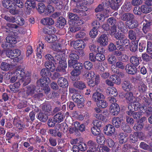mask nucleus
<instances>
[{"instance_id": "58", "label": "nucleus", "mask_w": 152, "mask_h": 152, "mask_svg": "<svg viewBox=\"0 0 152 152\" xmlns=\"http://www.w3.org/2000/svg\"><path fill=\"white\" fill-rule=\"evenodd\" d=\"M120 46H128L129 44V41L127 38H124L120 40Z\"/></svg>"}, {"instance_id": "13", "label": "nucleus", "mask_w": 152, "mask_h": 152, "mask_svg": "<svg viewBox=\"0 0 152 152\" xmlns=\"http://www.w3.org/2000/svg\"><path fill=\"white\" fill-rule=\"evenodd\" d=\"M21 53L20 51L18 49H15L13 50H9L7 51L6 53L7 56L9 57L12 58L14 56H16V58L19 56Z\"/></svg>"}, {"instance_id": "26", "label": "nucleus", "mask_w": 152, "mask_h": 152, "mask_svg": "<svg viewBox=\"0 0 152 152\" xmlns=\"http://www.w3.org/2000/svg\"><path fill=\"white\" fill-rule=\"evenodd\" d=\"M147 87L145 83L142 82H140L137 86V91L140 94H142L147 90Z\"/></svg>"}, {"instance_id": "36", "label": "nucleus", "mask_w": 152, "mask_h": 152, "mask_svg": "<svg viewBox=\"0 0 152 152\" xmlns=\"http://www.w3.org/2000/svg\"><path fill=\"white\" fill-rule=\"evenodd\" d=\"M36 8L37 11L40 14L44 12L46 10L45 5L42 3H39Z\"/></svg>"}, {"instance_id": "57", "label": "nucleus", "mask_w": 152, "mask_h": 152, "mask_svg": "<svg viewBox=\"0 0 152 152\" xmlns=\"http://www.w3.org/2000/svg\"><path fill=\"white\" fill-rule=\"evenodd\" d=\"M105 7L104 5V4L102 2L101 4H99L97 7L95 9L96 12H100L103 11Z\"/></svg>"}, {"instance_id": "28", "label": "nucleus", "mask_w": 152, "mask_h": 152, "mask_svg": "<svg viewBox=\"0 0 152 152\" xmlns=\"http://www.w3.org/2000/svg\"><path fill=\"white\" fill-rule=\"evenodd\" d=\"M36 92V91L34 86H28L27 87L26 90V95L27 96H30L33 97Z\"/></svg>"}, {"instance_id": "54", "label": "nucleus", "mask_w": 152, "mask_h": 152, "mask_svg": "<svg viewBox=\"0 0 152 152\" xmlns=\"http://www.w3.org/2000/svg\"><path fill=\"white\" fill-rule=\"evenodd\" d=\"M67 17L69 19L75 21L78 19V16L72 12H69L67 13Z\"/></svg>"}, {"instance_id": "59", "label": "nucleus", "mask_w": 152, "mask_h": 152, "mask_svg": "<svg viewBox=\"0 0 152 152\" xmlns=\"http://www.w3.org/2000/svg\"><path fill=\"white\" fill-rule=\"evenodd\" d=\"M114 37L117 39H121L125 38V36L121 33L117 32L114 35Z\"/></svg>"}, {"instance_id": "11", "label": "nucleus", "mask_w": 152, "mask_h": 152, "mask_svg": "<svg viewBox=\"0 0 152 152\" xmlns=\"http://www.w3.org/2000/svg\"><path fill=\"white\" fill-rule=\"evenodd\" d=\"M125 69L127 73L131 75L134 74L137 71L135 66L130 64H127L125 67Z\"/></svg>"}, {"instance_id": "50", "label": "nucleus", "mask_w": 152, "mask_h": 152, "mask_svg": "<svg viewBox=\"0 0 152 152\" xmlns=\"http://www.w3.org/2000/svg\"><path fill=\"white\" fill-rule=\"evenodd\" d=\"M97 104L99 107L102 108H105L107 106V104L106 101L103 99L98 102H97Z\"/></svg>"}, {"instance_id": "4", "label": "nucleus", "mask_w": 152, "mask_h": 152, "mask_svg": "<svg viewBox=\"0 0 152 152\" xmlns=\"http://www.w3.org/2000/svg\"><path fill=\"white\" fill-rule=\"evenodd\" d=\"M47 106H44L42 108V111H41L38 115L37 118L41 121L45 122L48 119L47 115L50 109L47 108Z\"/></svg>"}, {"instance_id": "6", "label": "nucleus", "mask_w": 152, "mask_h": 152, "mask_svg": "<svg viewBox=\"0 0 152 152\" xmlns=\"http://www.w3.org/2000/svg\"><path fill=\"white\" fill-rule=\"evenodd\" d=\"M144 21L145 22L143 23L142 30L144 33L146 34L151 29V27L152 26V20L145 19Z\"/></svg>"}, {"instance_id": "46", "label": "nucleus", "mask_w": 152, "mask_h": 152, "mask_svg": "<svg viewBox=\"0 0 152 152\" xmlns=\"http://www.w3.org/2000/svg\"><path fill=\"white\" fill-rule=\"evenodd\" d=\"M12 65L6 62H2L1 64V69L4 71L9 70L11 67Z\"/></svg>"}, {"instance_id": "55", "label": "nucleus", "mask_w": 152, "mask_h": 152, "mask_svg": "<svg viewBox=\"0 0 152 152\" xmlns=\"http://www.w3.org/2000/svg\"><path fill=\"white\" fill-rule=\"evenodd\" d=\"M91 130L92 133L94 135L98 136L100 134V130L99 128L93 127L91 128Z\"/></svg>"}, {"instance_id": "22", "label": "nucleus", "mask_w": 152, "mask_h": 152, "mask_svg": "<svg viewBox=\"0 0 152 152\" xmlns=\"http://www.w3.org/2000/svg\"><path fill=\"white\" fill-rule=\"evenodd\" d=\"M50 81V80L48 77H42L40 79L38 80L37 82V83L38 85L40 86L41 87H43L49 83Z\"/></svg>"}, {"instance_id": "43", "label": "nucleus", "mask_w": 152, "mask_h": 152, "mask_svg": "<svg viewBox=\"0 0 152 152\" xmlns=\"http://www.w3.org/2000/svg\"><path fill=\"white\" fill-rule=\"evenodd\" d=\"M97 142L100 144H102L105 140V138L103 134H100L96 138Z\"/></svg>"}, {"instance_id": "10", "label": "nucleus", "mask_w": 152, "mask_h": 152, "mask_svg": "<svg viewBox=\"0 0 152 152\" xmlns=\"http://www.w3.org/2000/svg\"><path fill=\"white\" fill-rule=\"evenodd\" d=\"M87 9L85 6L80 5L77 7L72 10V11L76 14L77 15H83L84 12L86 11Z\"/></svg>"}, {"instance_id": "31", "label": "nucleus", "mask_w": 152, "mask_h": 152, "mask_svg": "<svg viewBox=\"0 0 152 152\" xmlns=\"http://www.w3.org/2000/svg\"><path fill=\"white\" fill-rule=\"evenodd\" d=\"M126 24L129 29H132L137 27L138 26V23L134 19L127 22Z\"/></svg>"}, {"instance_id": "53", "label": "nucleus", "mask_w": 152, "mask_h": 152, "mask_svg": "<svg viewBox=\"0 0 152 152\" xmlns=\"http://www.w3.org/2000/svg\"><path fill=\"white\" fill-rule=\"evenodd\" d=\"M96 60L98 61H102L105 59L104 55L100 53H97L96 55Z\"/></svg>"}, {"instance_id": "45", "label": "nucleus", "mask_w": 152, "mask_h": 152, "mask_svg": "<svg viewBox=\"0 0 152 152\" xmlns=\"http://www.w3.org/2000/svg\"><path fill=\"white\" fill-rule=\"evenodd\" d=\"M69 58V59L76 61L79 59V57L77 55V52L75 51H72L70 54Z\"/></svg>"}, {"instance_id": "60", "label": "nucleus", "mask_w": 152, "mask_h": 152, "mask_svg": "<svg viewBox=\"0 0 152 152\" xmlns=\"http://www.w3.org/2000/svg\"><path fill=\"white\" fill-rule=\"evenodd\" d=\"M46 14L47 15H48L53 13L54 11V8L52 6L48 5L46 8Z\"/></svg>"}, {"instance_id": "9", "label": "nucleus", "mask_w": 152, "mask_h": 152, "mask_svg": "<svg viewBox=\"0 0 152 152\" xmlns=\"http://www.w3.org/2000/svg\"><path fill=\"white\" fill-rule=\"evenodd\" d=\"M110 112L113 115H117L120 111V107L118 104L116 103L111 104L110 107Z\"/></svg>"}, {"instance_id": "40", "label": "nucleus", "mask_w": 152, "mask_h": 152, "mask_svg": "<svg viewBox=\"0 0 152 152\" xmlns=\"http://www.w3.org/2000/svg\"><path fill=\"white\" fill-rule=\"evenodd\" d=\"M130 62L134 66H137L139 64V62L138 58L135 56H132L130 58Z\"/></svg>"}, {"instance_id": "27", "label": "nucleus", "mask_w": 152, "mask_h": 152, "mask_svg": "<svg viewBox=\"0 0 152 152\" xmlns=\"http://www.w3.org/2000/svg\"><path fill=\"white\" fill-rule=\"evenodd\" d=\"M73 86L75 87L80 90H83L86 87L85 83L81 81L75 82L73 84Z\"/></svg>"}, {"instance_id": "3", "label": "nucleus", "mask_w": 152, "mask_h": 152, "mask_svg": "<svg viewBox=\"0 0 152 152\" xmlns=\"http://www.w3.org/2000/svg\"><path fill=\"white\" fill-rule=\"evenodd\" d=\"M72 99L74 102L77 104L78 108H81L84 106V100L83 96L78 94H73Z\"/></svg>"}, {"instance_id": "1", "label": "nucleus", "mask_w": 152, "mask_h": 152, "mask_svg": "<svg viewBox=\"0 0 152 152\" xmlns=\"http://www.w3.org/2000/svg\"><path fill=\"white\" fill-rule=\"evenodd\" d=\"M58 64L56 71L63 72L66 71L65 69L67 67L66 58L60 53L56 54L54 58V61Z\"/></svg>"}, {"instance_id": "24", "label": "nucleus", "mask_w": 152, "mask_h": 152, "mask_svg": "<svg viewBox=\"0 0 152 152\" xmlns=\"http://www.w3.org/2000/svg\"><path fill=\"white\" fill-rule=\"evenodd\" d=\"M58 85L63 88L66 87L68 86V82L67 80L63 77H59L57 81Z\"/></svg>"}, {"instance_id": "38", "label": "nucleus", "mask_w": 152, "mask_h": 152, "mask_svg": "<svg viewBox=\"0 0 152 152\" xmlns=\"http://www.w3.org/2000/svg\"><path fill=\"white\" fill-rule=\"evenodd\" d=\"M45 39L48 43H53L57 40V37L56 35L53 34L46 36Z\"/></svg>"}, {"instance_id": "39", "label": "nucleus", "mask_w": 152, "mask_h": 152, "mask_svg": "<svg viewBox=\"0 0 152 152\" xmlns=\"http://www.w3.org/2000/svg\"><path fill=\"white\" fill-rule=\"evenodd\" d=\"M43 69L41 71L40 74L42 77H45L49 78V77L51 76V73L49 71L50 70L48 69Z\"/></svg>"}, {"instance_id": "14", "label": "nucleus", "mask_w": 152, "mask_h": 152, "mask_svg": "<svg viewBox=\"0 0 152 152\" xmlns=\"http://www.w3.org/2000/svg\"><path fill=\"white\" fill-rule=\"evenodd\" d=\"M14 74L16 76L18 77L19 80H20L24 75L25 72L24 69L22 68L21 66H19L16 69L14 72Z\"/></svg>"}, {"instance_id": "21", "label": "nucleus", "mask_w": 152, "mask_h": 152, "mask_svg": "<svg viewBox=\"0 0 152 152\" xmlns=\"http://www.w3.org/2000/svg\"><path fill=\"white\" fill-rule=\"evenodd\" d=\"M41 23L44 25L50 26L54 23V20L50 17H46L42 18L41 20Z\"/></svg>"}, {"instance_id": "42", "label": "nucleus", "mask_w": 152, "mask_h": 152, "mask_svg": "<svg viewBox=\"0 0 152 152\" xmlns=\"http://www.w3.org/2000/svg\"><path fill=\"white\" fill-rule=\"evenodd\" d=\"M125 98L131 102H133L134 101V97L132 92H129L126 93L124 96Z\"/></svg>"}, {"instance_id": "7", "label": "nucleus", "mask_w": 152, "mask_h": 152, "mask_svg": "<svg viewBox=\"0 0 152 152\" xmlns=\"http://www.w3.org/2000/svg\"><path fill=\"white\" fill-rule=\"evenodd\" d=\"M97 41L101 45H107L108 42V37L105 34H102L98 37Z\"/></svg>"}, {"instance_id": "37", "label": "nucleus", "mask_w": 152, "mask_h": 152, "mask_svg": "<svg viewBox=\"0 0 152 152\" xmlns=\"http://www.w3.org/2000/svg\"><path fill=\"white\" fill-rule=\"evenodd\" d=\"M138 45V43L137 40L132 42L130 45V50L133 52L136 51L137 50Z\"/></svg>"}, {"instance_id": "34", "label": "nucleus", "mask_w": 152, "mask_h": 152, "mask_svg": "<svg viewBox=\"0 0 152 152\" xmlns=\"http://www.w3.org/2000/svg\"><path fill=\"white\" fill-rule=\"evenodd\" d=\"M64 118V116L63 114L61 112H59L54 116L53 118L57 123H59L63 120Z\"/></svg>"}, {"instance_id": "2", "label": "nucleus", "mask_w": 152, "mask_h": 152, "mask_svg": "<svg viewBox=\"0 0 152 152\" xmlns=\"http://www.w3.org/2000/svg\"><path fill=\"white\" fill-rule=\"evenodd\" d=\"M45 57L47 60L45 64V66L47 69L50 70L51 71H54L55 68L54 65L52 62L54 61L53 57L50 54L46 55Z\"/></svg>"}, {"instance_id": "19", "label": "nucleus", "mask_w": 152, "mask_h": 152, "mask_svg": "<svg viewBox=\"0 0 152 152\" xmlns=\"http://www.w3.org/2000/svg\"><path fill=\"white\" fill-rule=\"evenodd\" d=\"M122 86L123 90L127 92L132 90V85L129 81H124L122 84Z\"/></svg>"}, {"instance_id": "16", "label": "nucleus", "mask_w": 152, "mask_h": 152, "mask_svg": "<svg viewBox=\"0 0 152 152\" xmlns=\"http://www.w3.org/2000/svg\"><path fill=\"white\" fill-rule=\"evenodd\" d=\"M147 2H149V0L146 1L145 4L143 5L141 7V10L143 13H148L151 11V5L148 4Z\"/></svg>"}, {"instance_id": "23", "label": "nucleus", "mask_w": 152, "mask_h": 152, "mask_svg": "<svg viewBox=\"0 0 152 152\" xmlns=\"http://www.w3.org/2000/svg\"><path fill=\"white\" fill-rule=\"evenodd\" d=\"M108 113L107 110L104 111L101 114L95 113L94 117L97 118L101 120L102 121H105L107 117L108 116Z\"/></svg>"}, {"instance_id": "29", "label": "nucleus", "mask_w": 152, "mask_h": 152, "mask_svg": "<svg viewBox=\"0 0 152 152\" xmlns=\"http://www.w3.org/2000/svg\"><path fill=\"white\" fill-rule=\"evenodd\" d=\"M31 74L29 73H28L26 74L23 77L20 79V80H22L24 82L23 84L25 85H26L29 84L31 81Z\"/></svg>"}, {"instance_id": "25", "label": "nucleus", "mask_w": 152, "mask_h": 152, "mask_svg": "<svg viewBox=\"0 0 152 152\" xmlns=\"http://www.w3.org/2000/svg\"><path fill=\"white\" fill-rule=\"evenodd\" d=\"M106 92L107 94L112 97H115L117 95V91L114 87H108Z\"/></svg>"}, {"instance_id": "32", "label": "nucleus", "mask_w": 152, "mask_h": 152, "mask_svg": "<svg viewBox=\"0 0 152 152\" xmlns=\"http://www.w3.org/2000/svg\"><path fill=\"white\" fill-rule=\"evenodd\" d=\"M66 23V20L63 17L60 18L56 23V26L59 28H63Z\"/></svg>"}, {"instance_id": "33", "label": "nucleus", "mask_w": 152, "mask_h": 152, "mask_svg": "<svg viewBox=\"0 0 152 152\" xmlns=\"http://www.w3.org/2000/svg\"><path fill=\"white\" fill-rule=\"evenodd\" d=\"M20 82H18L15 83L13 85H10L9 87L12 91L14 92H16L19 91V89L20 88Z\"/></svg>"}, {"instance_id": "30", "label": "nucleus", "mask_w": 152, "mask_h": 152, "mask_svg": "<svg viewBox=\"0 0 152 152\" xmlns=\"http://www.w3.org/2000/svg\"><path fill=\"white\" fill-rule=\"evenodd\" d=\"M104 98L103 95L99 92H96L94 93L93 96V99L94 100L97 102L99 100L103 99Z\"/></svg>"}, {"instance_id": "52", "label": "nucleus", "mask_w": 152, "mask_h": 152, "mask_svg": "<svg viewBox=\"0 0 152 152\" xmlns=\"http://www.w3.org/2000/svg\"><path fill=\"white\" fill-rule=\"evenodd\" d=\"M129 38L131 40H134L136 39V35L134 31L132 30H129L128 32Z\"/></svg>"}, {"instance_id": "15", "label": "nucleus", "mask_w": 152, "mask_h": 152, "mask_svg": "<svg viewBox=\"0 0 152 152\" xmlns=\"http://www.w3.org/2000/svg\"><path fill=\"white\" fill-rule=\"evenodd\" d=\"M134 15L133 14L129 12L124 14L121 17V20L124 21H126V23L134 19Z\"/></svg>"}, {"instance_id": "64", "label": "nucleus", "mask_w": 152, "mask_h": 152, "mask_svg": "<svg viewBox=\"0 0 152 152\" xmlns=\"http://www.w3.org/2000/svg\"><path fill=\"white\" fill-rule=\"evenodd\" d=\"M55 4L56 5V8L58 10L62 9L64 6L63 3L61 0H59Z\"/></svg>"}, {"instance_id": "61", "label": "nucleus", "mask_w": 152, "mask_h": 152, "mask_svg": "<svg viewBox=\"0 0 152 152\" xmlns=\"http://www.w3.org/2000/svg\"><path fill=\"white\" fill-rule=\"evenodd\" d=\"M4 18L7 22L12 23L15 22V18L14 17L5 15Z\"/></svg>"}, {"instance_id": "5", "label": "nucleus", "mask_w": 152, "mask_h": 152, "mask_svg": "<svg viewBox=\"0 0 152 152\" xmlns=\"http://www.w3.org/2000/svg\"><path fill=\"white\" fill-rule=\"evenodd\" d=\"M87 145L88 148L87 152H98V146L95 142L89 140L88 142Z\"/></svg>"}, {"instance_id": "48", "label": "nucleus", "mask_w": 152, "mask_h": 152, "mask_svg": "<svg viewBox=\"0 0 152 152\" xmlns=\"http://www.w3.org/2000/svg\"><path fill=\"white\" fill-rule=\"evenodd\" d=\"M80 29V26H76L75 24L74 25H70L69 28V30L72 32H75Z\"/></svg>"}, {"instance_id": "44", "label": "nucleus", "mask_w": 152, "mask_h": 152, "mask_svg": "<svg viewBox=\"0 0 152 152\" xmlns=\"http://www.w3.org/2000/svg\"><path fill=\"white\" fill-rule=\"evenodd\" d=\"M119 136V142L120 143L123 144L127 141V138L126 134L121 133L120 134Z\"/></svg>"}, {"instance_id": "49", "label": "nucleus", "mask_w": 152, "mask_h": 152, "mask_svg": "<svg viewBox=\"0 0 152 152\" xmlns=\"http://www.w3.org/2000/svg\"><path fill=\"white\" fill-rule=\"evenodd\" d=\"M131 3L129 2H126L125 4L123 5L122 7V9L126 11H129L132 8V5Z\"/></svg>"}, {"instance_id": "41", "label": "nucleus", "mask_w": 152, "mask_h": 152, "mask_svg": "<svg viewBox=\"0 0 152 152\" xmlns=\"http://www.w3.org/2000/svg\"><path fill=\"white\" fill-rule=\"evenodd\" d=\"M6 42L10 44H15L17 43L16 38L13 36H7L6 38Z\"/></svg>"}, {"instance_id": "17", "label": "nucleus", "mask_w": 152, "mask_h": 152, "mask_svg": "<svg viewBox=\"0 0 152 152\" xmlns=\"http://www.w3.org/2000/svg\"><path fill=\"white\" fill-rule=\"evenodd\" d=\"M85 46V44L82 40H77L74 44L75 48L78 50H83Z\"/></svg>"}, {"instance_id": "47", "label": "nucleus", "mask_w": 152, "mask_h": 152, "mask_svg": "<svg viewBox=\"0 0 152 152\" xmlns=\"http://www.w3.org/2000/svg\"><path fill=\"white\" fill-rule=\"evenodd\" d=\"M121 127L124 132L128 133H130L131 132V129L129 126L126 125L125 123H122Z\"/></svg>"}, {"instance_id": "12", "label": "nucleus", "mask_w": 152, "mask_h": 152, "mask_svg": "<svg viewBox=\"0 0 152 152\" xmlns=\"http://www.w3.org/2000/svg\"><path fill=\"white\" fill-rule=\"evenodd\" d=\"M102 2L104 4L105 7L110 6L112 9L117 10V4L114 3L113 0H102Z\"/></svg>"}, {"instance_id": "56", "label": "nucleus", "mask_w": 152, "mask_h": 152, "mask_svg": "<svg viewBox=\"0 0 152 152\" xmlns=\"http://www.w3.org/2000/svg\"><path fill=\"white\" fill-rule=\"evenodd\" d=\"M107 145L110 148H113L115 146V143L111 138H108L106 140Z\"/></svg>"}, {"instance_id": "62", "label": "nucleus", "mask_w": 152, "mask_h": 152, "mask_svg": "<svg viewBox=\"0 0 152 152\" xmlns=\"http://www.w3.org/2000/svg\"><path fill=\"white\" fill-rule=\"evenodd\" d=\"M97 29L92 28L90 32V36L92 38H95L98 34Z\"/></svg>"}, {"instance_id": "35", "label": "nucleus", "mask_w": 152, "mask_h": 152, "mask_svg": "<svg viewBox=\"0 0 152 152\" xmlns=\"http://www.w3.org/2000/svg\"><path fill=\"white\" fill-rule=\"evenodd\" d=\"M121 119L118 117H114L113 118L112 123L116 128H118L121 125Z\"/></svg>"}, {"instance_id": "18", "label": "nucleus", "mask_w": 152, "mask_h": 152, "mask_svg": "<svg viewBox=\"0 0 152 152\" xmlns=\"http://www.w3.org/2000/svg\"><path fill=\"white\" fill-rule=\"evenodd\" d=\"M2 3L3 7L7 9H10L15 6L13 0H3Z\"/></svg>"}, {"instance_id": "20", "label": "nucleus", "mask_w": 152, "mask_h": 152, "mask_svg": "<svg viewBox=\"0 0 152 152\" xmlns=\"http://www.w3.org/2000/svg\"><path fill=\"white\" fill-rule=\"evenodd\" d=\"M45 46L44 44L41 42L39 44V46L37 48V56L39 58H42V53L45 50Z\"/></svg>"}, {"instance_id": "63", "label": "nucleus", "mask_w": 152, "mask_h": 152, "mask_svg": "<svg viewBox=\"0 0 152 152\" xmlns=\"http://www.w3.org/2000/svg\"><path fill=\"white\" fill-rule=\"evenodd\" d=\"M80 73V71L74 69V70H73L71 73L72 75V78L73 79H74V77L78 76Z\"/></svg>"}, {"instance_id": "51", "label": "nucleus", "mask_w": 152, "mask_h": 152, "mask_svg": "<svg viewBox=\"0 0 152 152\" xmlns=\"http://www.w3.org/2000/svg\"><path fill=\"white\" fill-rule=\"evenodd\" d=\"M18 121L17 118H15L13 121V124L19 129H23L24 128H25V126L23 124H21L20 123L18 122Z\"/></svg>"}, {"instance_id": "8", "label": "nucleus", "mask_w": 152, "mask_h": 152, "mask_svg": "<svg viewBox=\"0 0 152 152\" xmlns=\"http://www.w3.org/2000/svg\"><path fill=\"white\" fill-rule=\"evenodd\" d=\"M115 128L114 126L111 124L106 125L104 129L105 134L108 136H111L115 132Z\"/></svg>"}]
</instances>
